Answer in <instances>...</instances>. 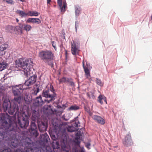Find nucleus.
Wrapping results in <instances>:
<instances>
[{"instance_id":"nucleus-50","label":"nucleus","mask_w":152,"mask_h":152,"mask_svg":"<svg viewBox=\"0 0 152 152\" xmlns=\"http://www.w3.org/2000/svg\"><path fill=\"white\" fill-rule=\"evenodd\" d=\"M103 98H104V99H103V100H104V102H105L106 104H107V101L106 100V98L105 97V96H104V97H103Z\"/></svg>"},{"instance_id":"nucleus-49","label":"nucleus","mask_w":152,"mask_h":152,"mask_svg":"<svg viewBox=\"0 0 152 152\" xmlns=\"http://www.w3.org/2000/svg\"><path fill=\"white\" fill-rule=\"evenodd\" d=\"M19 24L20 25L19 26H18V27H20V28H21V29H22V28H23V25H22L20 23H19Z\"/></svg>"},{"instance_id":"nucleus-13","label":"nucleus","mask_w":152,"mask_h":152,"mask_svg":"<svg viewBox=\"0 0 152 152\" xmlns=\"http://www.w3.org/2000/svg\"><path fill=\"white\" fill-rule=\"evenodd\" d=\"M51 137L53 140L52 142V147L53 150L55 149H59L61 145H60L56 137L54 134H50Z\"/></svg>"},{"instance_id":"nucleus-29","label":"nucleus","mask_w":152,"mask_h":152,"mask_svg":"<svg viewBox=\"0 0 152 152\" xmlns=\"http://www.w3.org/2000/svg\"><path fill=\"white\" fill-rule=\"evenodd\" d=\"M8 45L6 43H4L3 44L0 45V49L4 52L8 47Z\"/></svg>"},{"instance_id":"nucleus-24","label":"nucleus","mask_w":152,"mask_h":152,"mask_svg":"<svg viewBox=\"0 0 152 152\" xmlns=\"http://www.w3.org/2000/svg\"><path fill=\"white\" fill-rule=\"evenodd\" d=\"M79 107L76 105H72L68 108V110L69 111H75L78 110Z\"/></svg>"},{"instance_id":"nucleus-16","label":"nucleus","mask_w":152,"mask_h":152,"mask_svg":"<svg viewBox=\"0 0 152 152\" xmlns=\"http://www.w3.org/2000/svg\"><path fill=\"white\" fill-rule=\"evenodd\" d=\"M57 3L61 12L64 13L66 10V8H67V4L66 1H63V6H62V0H57Z\"/></svg>"},{"instance_id":"nucleus-44","label":"nucleus","mask_w":152,"mask_h":152,"mask_svg":"<svg viewBox=\"0 0 152 152\" xmlns=\"http://www.w3.org/2000/svg\"><path fill=\"white\" fill-rule=\"evenodd\" d=\"M4 54V52H3L1 49H0V56H2Z\"/></svg>"},{"instance_id":"nucleus-43","label":"nucleus","mask_w":152,"mask_h":152,"mask_svg":"<svg viewBox=\"0 0 152 152\" xmlns=\"http://www.w3.org/2000/svg\"><path fill=\"white\" fill-rule=\"evenodd\" d=\"M2 114H4V115L7 114V115H9L7 113H1V114H0V115H1ZM0 122L1 123V124L0 125V128H1V126H2V122L1 121H0Z\"/></svg>"},{"instance_id":"nucleus-39","label":"nucleus","mask_w":152,"mask_h":152,"mask_svg":"<svg viewBox=\"0 0 152 152\" xmlns=\"http://www.w3.org/2000/svg\"><path fill=\"white\" fill-rule=\"evenodd\" d=\"M3 152H12L10 148L5 149L3 150Z\"/></svg>"},{"instance_id":"nucleus-38","label":"nucleus","mask_w":152,"mask_h":152,"mask_svg":"<svg viewBox=\"0 0 152 152\" xmlns=\"http://www.w3.org/2000/svg\"><path fill=\"white\" fill-rule=\"evenodd\" d=\"M3 1L6 2L8 4H12L13 2L12 0H3Z\"/></svg>"},{"instance_id":"nucleus-52","label":"nucleus","mask_w":152,"mask_h":152,"mask_svg":"<svg viewBox=\"0 0 152 152\" xmlns=\"http://www.w3.org/2000/svg\"><path fill=\"white\" fill-rule=\"evenodd\" d=\"M51 0H47V4H49L51 1Z\"/></svg>"},{"instance_id":"nucleus-45","label":"nucleus","mask_w":152,"mask_h":152,"mask_svg":"<svg viewBox=\"0 0 152 152\" xmlns=\"http://www.w3.org/2000/svg\"><path fill=\"white\" fill-rule=\"evenodd\" d=\"M66 78L65 77H63L60 80V82H64L65 81Z\"/></svg>"},{"instance_id":"nucleus-30","label":"nucleus","mask_w":152,"mask_h":152,"mask_svg":"<svg viewBox=\"0 0 152 152\" xmlns=\"http://www.w3.org/2000/svg\"><path fill=\"white\" fill-rule=\"evenodd\" d=\"M72 152H85L83 147L81 148L80 150H78L77 148H73L72 150Z\"/></svg>"},{"instance_id":"nucleus-4","label":"nucleus","mask_w":152,"mask_h":152,"mask_svg":"<svg viewBox=\"0 0 152 152\" xmlns=\"http://www.w3.org/2000/svg\"><path fill=\"white\" fill-rule=\"evenodd\" d=\"M33 62L31 59H26L23 58H20L15 61V67H21L23 70L21 73L25 77L29 75L30 69L32 67Z\"/></svg>"},{"instance_id":"nucleus-14","label":"nucleus","mask_w":152,"mask_h":152,"mask_svg":"<svg viewBox=\"0 0 152 152\" xmlns=\"http://www.w3.org/2000/svg\"><path fill=\"white\" fill-rule=\"evenodd\" d=\"M123 144L126 147L129 146L133 144L130 133H128L126 136L124 140L123 141Z\"/></svg>"},{"instance_id":"nucleus-23","label":"nucleus","mask_w":152,"mask_h":152,"mask_svg":"<svg viewBox=\"0 0 152 152\" xmlns=\"http://www.w3.org/2000/svg\"><path fill=\"white\" fill-rule=\"evenodd\" d=\"M16 13L18 14L22 17H26L28 15L27 13H26L25 12L19 10H17Z\"/></svg>"},{"instance_id":"nucleus-22","label":"nucleus","mask_w":152,"mask_h":152,"mask_svg":"<svg viewBox=\"0 0 152 152\" xmlns=\"http://www.w3.org/2000/svg\"><path fill=\"white\" fill-rule=\"evenodd\" d=\"M39 13L36 11H29L27 13L28 15L32 16H38Z\"/></svg>"},{"instance_id":"nucleus-11","label":"nucleus","mask_w":152,"mask_h":152,"mask_svg":"<svg viewBox=\"0 0 152 152\" xmlns=\"http://www.w3.org/2000/svg\"><path fill=\"white\" fill-rule=\"evenodd\" d=\"M37 78V76L36 75L31 76H30L29 79L25 81L23 84L21 85L23 87H25V86H26L29 88L36 82Z\"/></svg>"},{"instance_id":"nucleus-7","label":"nucleus","mask_w":152,"mask_h":152,"mask_svg":"<svg viewBox=\"0 0 152 152\" xmlns=\"http://www.w3.org/2000/svg\"><path fill=\"white\" fill-rule=\"evenodd\" d=\"M68 138V135L64 130L63 132H62L61 136V148L58 150L55 149L53 151L54 152H69V149L66 146Z\"/></svg>"},{"instance_id":"nucleus-34","label":"nucleus","mask_w":152,"mask_h":152,"mask_svg":"<svg viewBox=\"0 0 152 152\" xmlns=\"http://www.w3.org/2000/svg\"><path fill=\"white\" fill-rule=\"evenodd\" d=\"M43 136L44 137V140L46 142H47L48 141V139L49 138V136L46 133H45L42 134Z\"/></svg>"},{"instance_id":"nucleus-48","label":"nucleus","mask_w":152,"mask_h":152,"mask_svg":"<svg viewBox=\"0 0 152 152\" xmlns=\"http://www.w3.org/2000/svg\"><path fill=\"white\" fill-rule=\"evenodd\" d=\"M3 41V39L2 37H0V44Z\"/></svg>"},{"instance_id":"nucleus-35","label":"nucleus","mask_w":152,"mask_h":152,"mask_svg":"<svg viewBox=\"0 0 152 152\" xmlns=\"http://www.w3.org/2000/svg\"><path fill=\"white\" fill-rule=\"evenodd\" d=\"M87 95L89 98L94 99L95 98V96L92 93H87Z\"/></svg>"},{"instance_id":"nucleus-26","label":"nucleus","mask_w":152,"mask_h":152,"mask_svg":"<svg viewBox=\"0 0 152 152\" xmlns=\"http://www.w3.org/2000/svg\"><path fill=\"white\" fill-rule=\"evenodd\" d=\"M14 27L11 25H8L5 27V30L7 32H11L13 30Z\"/></svg>"},{"instance_id":"nucleus-19","label":"nucleus","mask_w":152,"mask_h":152,"mask_svg":"<svg viewBox=\"0 0 152 152\" xmlns=\"http://www.w3.org/2000/svg\"><path fill=\"white\" fill-rule=\"evenodd\" d=\"M97 122L101 124H104L105 123L104 120L101 117L94 115L92 117Z\"/></svg>"},{"instance_id":"nucleus-9","label":"nucleus","mask_w":152,"mask_h":152,"mask_svg":"<svg viewBox=\"0 0 152 152\" xmlns=\"http://www.w3.org/2000/svg\"><path fill=\"white\" fill-rule=\"evenodd\" d=\"M39 56L42 60L47 61L53 60L54 57V54L51 51L48 50L40 52Z\"/></svg>"},{"instance_id":"nucleus-28","label":"nucleus","mask_w":152,"mask_h":152,"mask_svg":"<svg viewBox=\"0 0 152 152\" xmlns=\"http://www.w3.org/2000/svg\"><path fill=\"white\" fill-rule=\"evenodd\" d=\"M8 45L6 43H4L3 44L0 45V49L4 52L8 47Z\"/></svg>"},{"instance_id":"nucleus-31","label":"nucleus","mask_w":152,"mask_h":152,"mask_svg":"<svg viewBox=\"0 0 152 152\" xmlns=\"http://www.w3.org/2000/svg\"><path fill=\"white\" fill-rule=\"evenodd\" d=\"M96 84L100 86H102L103 85V83H102L100 79L96 78Z\"/></svg>"},{"instance_id":"nucleus-51","label":"nucleus","mask_w":152,"mask_h":152,"mask_svg":"<svg viewBox=\"0 0 152 152\" xmlns=\"http://www.w3.org/2000/svg\"><path fill=\"white\" fill-rule=\"evenodd\" d=\"M83 68L84 70L85 69L87 68L85 66L83 62Z\"/></svg>"},{"instance_id":"nucleus-33","label":"nucleus","mask_w":152,"mask_h":152,"mask_svg":"<svg viewBox=\"0 0 152 152\" xmlns=\"http://www.w3.org/2000/svg\"><path fill=\"white\" fill-rule=\"evenodd\" d=\"M85 75L87 78H88L90 76V73L88 69L87 68L85 69L84 70Z\"/></svg>"},{"instance_id":"nucleus-27","label":"nucleus","mask_w":152,"mask_h":152,"mask_svg":"<svg viewBox=\"0 0 152 152\" xmlns=\"http://www.w3.org/2000/svg\"><path fill=\"white\" fill-rule=\"evenodd\" d=\"M7 65V64L5 63H2L0 64V71H2L4 69Z\"/></svg>"},{"instance_id":"nucleus-42","label":"nucleus","mask_w":152,"mask_h":152,"mask_svg":"<svg viewBox=\"0 0 152 152\" xmlns=\"http://www.w3.org/2000/svg\"><path fill=\"white\" fill-rule=\"evenodd\" d=\"M69 84L70 86H75V84L72 81H70L69 82Z\"/></svg>"},{"instance_id":"nucleus-55","label":"nucleus","mask_w":152,"mask_h":152,"mask_svg":"<svg viewBox=\"0 0 152 152\" xmlns=\"http://www.w3.org/2000/svg\"><path fill=\"white\" fill-rule=\"evenodd\" d=\"M16 20L17 22H18V21H19V20H18V18H16Z\"/></svg>"},{"instance_id":"nucleus-36","label":"nucleus","mask_w":152,"mask_h":152,"mask_svg":"<svg viewBox=\"0 0 152 152\" xmlns=\"http://www.w3.org/2000/svg\"><path fill=\"white\" fill-rule=\"evenodd\" d=\"M15 29L16 31H18L19 33H22L23 32L22 29H21V28L20 27L17 26L15 27Z\"/></svg>"},{"instance_id":"nucleus-18","label":"nucleus","mask_w":152,"mask_h":152,"mask_svg":"<svg viewBox=\"0 0 152 152\" xmlns=\"http://www.w3.org/2000/svg\"><path fill=\"white\" fill-rule=\"evenodd\" d=\"M74 8L75 17L76 19L81 14L82 9L81 7L78 5H75L74 6Z\"/></svg>"},{"instance_id":"nucleus-47","label":"nucleus","mask_w":152,"mask_h":152,"mask_svg":"<svg viewBox=\"0 0 152 152\" xmlns=\"http://www.w3.org/2000/svg\"><path fill=\"white\" fill-rule=\"evenodd\" d=\"M48 64H49V65L51 66V67H53V66H54L53 63L52 62H51L50 63Z\"/></svg>"},{"instance_id":"nucleus-12","label":"nucleus","mask_w":152,"mask_h":152,"mask_svg":"<svg viewBox=\"0 0 152 152\" xmlns=\"http://www.w3.org/2000/svg\"><path fill=\"white\" fill-rule=\"evenodd\" d=\"M79 43L75 40H72L71 42V51L72 54L75 55L78 54Z\"/></svg>"},{"instance_id":"nucleus-58","label":"nucleus","mask_w":152,"mask_h":152,"mask_svg":"<svg viewBox=\"0 0 152 152\" xmlns=\"http://www.w3.org/2000/svg\"><path fill=\"white\" fill-rule=\"evenodd\" d=\"M63 38H64V39H65V37L64 36H63Z\"/></svg>"},{"instance_id":"nucleus-54","label":"nucleus","mask_w":152,"mask_h":152,"mask_svg":"<svg viewBox=\"0 0 152 152\" xmlns=\"http://www.w3.org/2000/svg\"><path fill=\"white\" fill-rule=\"evenodd\" d=\"M51 105H48V107L50 108L51 109Z\"/></svg>"},{"instance_id":"nucleus-20","label":"nucleus","mask_w":152,"mask_h":152,"mask_svg":"<svg viewBox=\"0 0 152 152\" xmlns=\"http://www.w3.org/2000/svg\"><path fill=\"white\" fill-rule=\"evenodd\" d=\"M42 86L40 84L36 85V86L33 89L32 93L33 94L36 95L39 91L42 90Z\"/></svg>"},{"instance_id":"nucleus-1","label":"nucleus","mask_w":152,"mask_h":152,"mask_svg":"<svg viewBox=\"0 0 152 152\" xmlns=\"http://www.w3.org/2000/svg\"><path fill=\"white\" fill-rule=\"evenodd\" d=\"M0 121L2 122L1 128H0V142L4 137H12L11 145L14 147H17L22 145L23 147L19 149L20 152H41L39 149L34 147L31 138H26L21 143L20 141L17 138V132L12 125L13 120L11 117L7 114L0 115Z\"/></svg>"},{"instance_id":"nucleus-40","label":"nucleus","mask_w":152,"mask_h":152,"mask_svg":"<svg viewBox=\"0 0 152 152\" xmlns=\"http://www.w3.org/2000/svg\"><path fill=\"white\" fill-rule=\"evenodd\" d=\"M75 145H78L79 147H80V141H78L77 140V141H75Z\"/></svg>"},{"instance_id":"nucleus-41","label":"nucleus","mask_w":152,"mask_h":152,"mask_svg":"<svg viewBox=\"0 0 152 152\" xmlns=\"http://www.w3.org/2000/svg\"><path fill=\"white\" fill-rule=\"evenodd\" d=\"M52 46L55 49V50H56V45L55 44L54 42V41H52Z\"/></svg>"},{"instance_id":"nucleus-2","label":"nucleus","mask_w":152,"mask_h":152,"mask_svg":"<svg viewBox=\"0 0 152 152\" xmlns=\"http://www.w3.org/2000/svg\"><path fill=\"white\" fill-rule=\"evenodd\" d=\"M20 113V116L18 115L17 118V122L16 123H15L13 119L11 117L13 120V124L12 125L13 127L15 129V131H17L18 133V131H17L19 127H17V125L21 128H26L29 125V121L28 119L31 114V111L28 108L27 109H22L21 110H19V112L17 114H18Z\"/></svg>"},{"instance_id":"nucleus-57","label":"nucleus","mask_w":152,"mask_h":152,"mask_svg":"<svg viewBox=\"0 0 152 152\" xmlns=\"http://www.w3.org/2000/svg\"><path fill=\"white\" fill-rule=\"evenodd\" d=\"M151 19L152 20V15H151Z\"/></svg>"},{"instance_id":"nucleus-21","label":"nucleus","mask_w":152,"mask_h":152,"mask_svg":"<svg viewBox=\"0 0 152 152\" xmlns=\"http://www.w3.org/2000/svg\"><path fill=\"white\" fill-rule=\"evenodd\" d=\"M40 20L38 18H28L26 21V23H35L39 24L41 23Z\"/></svg>"},{"instance_id":"nucleus-53","label":"nucleus","mask_w":152,"mask_h":152,"mask_svg":"<svg viewBox=\"0 0 152 152\" xmlns=\"http://www.w3.org/2000/svg\"><path fill=\"white\" fill-rule=\"evenodd\" d=\"M47 152H53V151L51 150L50 149V151H47Z\"/></svg>"},{"instance_id":"nucleus-5","label":"nucleus","mask_w":152,"mask_h":152,"mask_svg":"<svg viewBox=\"0 0 152 152\" xmlns=\"http://www.w3.org/2000/svg\"><path fill=\"white\" fill-rule=\"evenodd\" d=\"M39 116L38 110H33L31 117L32 121L30 124V128L29 131L32 136L37 137L38 135L37 126L35 122L36 120L37 121H39L38 120Z\"/></svg>"},{"instance_id":"nucleus-37","label":"nucleus","mask_w":152,"mask_h":152,"mask_svg":"<svg viewBox=\"0 0 152 152\" xmlns=\"http://www.w3.org/2000/svg\"><path fill=\"white\" fill-rule=\"evenodd\" d=\"M79 22L77 20L75 22V28L76 30V31H77V28L78 26L79 25Z\"/></svg>"},{"instance_id":"nucleus-56","label":"nucleus","mask_w":152,"mask_h":152,"mask_svg":"<svg viewBox=\"0 0 152 152\" xmlns=\"http://www.w3.org/2000/svg\"><path fill=\"white\" fill-rule=\"evenodd\" d=\"M49 148V147H48H48H46V150H48V148Z\"/></svg>"},{"instance_id":"nucleus-17","label":"nucleus","mask_w":152,"mask_h":152,"mask_svg":"<svg viewBox=\"0 0 152 152\" xmlns=\"http://www.w3.org/2000/svg\"><path fill=\"white\" fill-rule=\"evenodd\" d=\"M43 104L44 102L42 99V97L41 96H40L36 98L33 105L36 107H38L42 105Z\"/></svg>"},{"instance_id":"nucleus-3","label":"nucleus","mask_w":152,"mask_h":152,"mask_svg":"<svg viewBox=\"0 0 152 152\" xmlns=\"http://www.w3.org/2000/svg\"><path fill=\"white\" fill-rule=\"evenodd\" d=\"M13 104L11 107L10 101L7 99H4L3 107L6 113L8 112L10 114L12 115L15 111V114L19 113V110H22V106L21 104V98L20 97H15L13 100Z\"/></svg>"},{"instance_id":"nucleus-15","label":"nucleus","mask_w":152,"mask_h":152,"mask_svg":"<svg viewBox=\"0 0 152 152\" xmlns=\"http://www.w3.org/2000/svg\"><path fill=\"white\" fill-rule=\"evenodd\" d=\"M37 124L39 129L40 132H44L47 130L48 127V124L47 123L37 121Z\"/></svg>"},{"instance_id":"nucleus-25","label":"nucleus","mask_w":152,"mask_h":152,"mask_svg":"<svg viewBox=\"0 0 152 152\" xmlns=\"http://www.w3.org/2000/svg\"><path fill=\"white\" fill-rule=\"evenodd\" d=\"M23 26V29L27 32L29 31H30L32 28V27L30 25L26 24H24Z\"/></svg>"},{"instance_id":"nucleus-59","label":"nucleus","mask_w":152,"mask_h":152,"mask_svg":"<svg viewBox=\"0 0 152 152\" xmlns=\"http://www.w3.org/2000/svg\"><path fill=\"white\" fill-rule=\"evenodd\" d=\"M17 152V151H16V152Z\"/></svg>"},{"instance_id":"nucleus-46","label":"nucleus","mask_w":152,"mask_h":152,"mask_svg":"<svg viewBox=\"0 0 152 152\" xmlns=\"http://www.w3.org/2000/svg\"><path fill=\"white\" fill-rule=\"evenodd\" d=\"M90 145V144L89 143H88L86 145V146L88 149H90V148L89 147Z\"/></svg>"},{"instance_id":"nucleus-10","label":"nucleus","mask_w":152,"mask_h":152,"mask_svg":"<svg viewBox=\"0 0 152 152\" xmlns=\"http://www.w3.org/2000/svg\"><path fill=\"white\" fill-rule=\"evenodd\" d=\"M12 91L15 96H18L17 97H21V94L23 91L24 89H26L28 88L27 87H23L22 86L21 84H20L18 85H15L12 86Z\"/></svg>"},{"instance_id":"nucleus-32","label":"nucleus","mask_w":152,"mask_h":152,"mask_svg":"<svg viewBox=\"0 0 152 152\" xmlns=\"http://www.w3.org/2000/svg\"><path fill=\"white\" fill-rule=\"evenodd\" d=\"M103 97H104V96L102 95L101 94L98 97V101L101 104H103V102L102 101V100L103 99Z\"/></svg>"},{"instance_id":"nucleus-6","label":"nucleus","mask_w":152,"mask_h":152,"mask_svg":"<svg viewBox=\"0 0 152 152\" xmlns=\"http://www.w3.org/2000/svg\"><path fill=\"white\" fill-rule=\"evenodd\" d=\"M80 126V123L79 121H76L74 123L72 124L71 126H69L68 127H65L64 125H60L59 126L55 127V132L57 136H58L61 134V129L60 128H67V130L68 132H72L77 131L78 129V127Z\"/></svg>"},{"instance_id":"nucleus-8","label":"nucleus","mask_w":152,"mask_h":152,"mask_svg":"<svg viewBox=\"0 0 152 152\" xmlns=\"http://www.w3.org/2000/svg\"><path fill=\"white\" fill-rule=\"evenodd\" d=\"M42 96L46 98H49L50 99H45V102L46 103H49L54 100L56 96V94L54 90L53 86L50 89H48L45 91H44L42 93Z\"/></svg>"}]
</instances>
